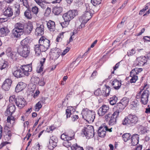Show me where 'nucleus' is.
Returning <instances> with one entry per match:
<instances>
[{
	"instance_id": "f257e3e1",
	"label": "nucleus",
	"mask_w": 150,
	"mask_h": 150,
	"mask_svg": "<svg viewBox=\"0 0 150 150\" xmlns=\"http://www.w3.org/2000/svg\"><path fill=\"white\" fill-rule=\"evenodd\" d=\"M10 103L14 102L16 105L20 109H22L26 105L25 99L22 96H18L16 98V96L13 95L9 98Z\"/></svg>"
},
{
	"instance_id": "f03ea898",
	"label": "nucleus",
	"mask_w": 150,
	"mask_h": 150,
	"mask_svg": "<svg viewBox=\"0 0 150 150\" xmlns=\"http://www.w3.org/2000/svg\"><path fill=\"white\" fill-rule=\"evenodd\" d=\"M138 121V119L136 115L130 114L125 117L122 121V124L124 125L132 126L135 125Z\"/></svg>"
},
{
	"instance_id": "7ed1b4c3",
	"label": "nucleus",
	"mask_w": 150,
	"mask_h": 150,
	"mask_svg": "<svg viewBox=\"0 0 150 150\" xmlns=\"http://www.w3.org/2000/svg\"><path fill=\"white\" fill-rule=\"evenodd\" d=\"M82 118L88 122H93L95 118V113L92 110H90L88 108L83 109L81 112Z\"/></svg>"
},
{
	"instance_id": "20e7f679",
	"label": "nucleus",
	"mask_w": 150,
	"mask_h": 150,
	"mask_svg": "<svg viewBox=\"0 0 150 150\" xmlns=\"http://www.w3.org/2000/svg\"><path fill=\"white\" fill-rule=\"evenodd\" d=\"M24 23H18L15 25V28L12 30L13 35L14 37L19 38L24 32Z\"/></svg>"
},
{
	"instance_id": "39448f33",
	"label": "nucleus",
	"mask_w": 150,
	"mask_h": 150,
	"mask_svg": "<svg viewBox=\"0 0 150 150\" xmlns=\"http://www.w3.org/2000/svg\"><path fill=\"white\" fill-rule=\"evenodd\" d=\"M118 113L114 112L112 114L109 113L105 116V119L107 121H108V124L110 125H114L116 124V119L119 116Z\"/></svg>"
},
{
	"instance_id": "423d86ee",
	"label": "nucleus",
	"mask_w": 150,
	"mask_h": 150,
	"mask_svg": "<svg viewBox=\"0 0 150 150\" xmlns=\"http://www.w3.org/2000/svg\"><path fill=\"white\" fill-rule=\"evenodd\" d=\"M76 110L72 106H68L66 110L65 114L66 115L67 118L70 117L71 115V120L73 122L77 121L79 117L77 115H74L73 113Z\"/></svg>"
},
{
	"instance_id": "0eeeda50",
	"label": "nucleus",
	"mask_w": 150,
	"mask_h": 150,
	"mask_svg": "<svg viewBox=\"0 0 150 150\" xmlns=\"http://www.w3.org/2000/svg\"><path fill=\"white\" fill-rule=\"evenodd\" d=\"M82 133L85 135L86 138L89 139L93 137L94 135V129L92 126H88L87 127H84L82 129Z\"/></svg>"
},
{
	"instance_id": "6e6552de",
	"label": "nucleus",
	"mask_w": 150,
	"mask_h": 150,
	"mask_svg": "<svg viewBox=\"0 0 150 150\" xmlns=\"http://www.w3.org/2000/svg\"><path fill=\"white\" fill-rule=\"evenodd\" d=\"M50 41L44 37H42L39 39V43L41 46L42 51H46L50 46Z\"/></svg>"
},
{
	"instance_id": "1a4fd4ad",
	"label": "nucleus",
	"mask_w": 150,
	"mask_h": 150,
	"mask_svg": "<svg viewBox=\"0 0 150 150\" xmlns=\"http://www.w3.org/2000/svg\"><path fill=\"white\" fill-rule=\"evenodd\" d=\"M78 11L77 10H71L64 13L62 16L64 20L70 21L78 14Z\"/></svg>"
},
{
	"instance_id": "9d476101",
	"label": "nucleus",
	"mask_w": 150,
	"mask_h": 150,
	"mask_svg": "<svg viewBox=\"0 0 150 150\" xmlns=\"http://www.w3.org/2000/svg\"><path fill=\"white\" fill-rule=\"evenodd\" d=\"M32 64L31 63L30 64L26 65H23L21 66L20 68L23 71V72L25 76H28L30 74L29 72L32 71Z\"/></svg>"
},
{
	"instance_id": "9b49d317",
	"label": "nucleus",
	"mask_w": 150,
	"mask_h": 150,
	"mask_svg": "<svg viewBox=\"0 0 150 150\" xmlns=\"http://www.w3.org/2000/svg\"><path fill=\"white\" fill-rule=\"evenodd\" d=\"M149 95V91L147 90H144L141 96V102L144 105H146L148 101Z\"/></svg>"
},
{
	"instance_id": "f8f14e48",
	"label": "nucleus",
	"mask_w": 150,
	"mask_h": 150,
	"mask_svg": "<svg viewBox=\"0 0 150 150\" xmlns=\"http://www.w3.org/2000/svg\"><path fill=\"white\" fill-rule=\"evenodd\" d=\"M12 82L11 79L8 78L6 79L2 86V89L5 91H8L11 88Z\"/></svg>"
},
{
	"instance_id": "ddd939ff",
	"label": "nucleus",
	"mask_w": 150,
	"mask_h": 150,
	"mask_svg": "<svg viewBox=\"0 0 150 150\" xmlns=\"http://www.w3.org/2000/svg\"><path fill=\"white\" fill-rule=\"evenodd\" d=\"M5 113L6 116L8 115H12L14 113L16 110V107L15 105L12 103H10Z\"/></svg>"
},
{
	"instance_id": "4468645a",
	"label": "nucleus",
	"mask_w": 150,
	"mask_h": 150,
	"mask_svg": "<svg viewBox=\"0 0 150 150\" xmlns=\"http://www.w3.org/2000/svg\"><path fill=\"white\" fill-rule=\"evenodd\" d=\"M109 109L108 106L103 105L98 110V114L99 116H103L108 112Z\"/></svg>"
},
{
	"instance_id": "2eb2a0df",
	"label": "nucleus",
	"mask_w": 150,
	"mask_h": 150,
	"mask_svg": "<svg viewBox=\"0 0 150 150\" xmlns=\"http://www.w3.org/2000/svg\"><path fill=\"white\" fill-rule=\"evenodd\" d=\"M12 73L14 76L18 78L24 77L25 76L20 67L19 68L16 67L15 70L12 71Z\"/></svg>"
},
{
	"instance_id": "dca6fc26",
	"label": "nucleus",
	"mask_w": 150,
	"mask_h": 150,
	"mask_svg": "<svg viewBox=\"0 0 150 150\" xmlns=\"http://www.w3.org/2000/svg\"><path fill=\"white\" fill-rule=\"evenodd\" d=\"M147 59L145 56H142L137 58L136 61L137 65L142 66L146 63Z\"/></svg>"
},
{
	"instance_id": "f3484780",
	"label": "nucleus",
	"mask_w": 150,
	"mask_h": 150,
	"mask_svg": "<svg viewBox=\"0 0 150 150\" xmlns=\"http://www.w3.org/2000/svg\"><path fill=\"white\" fill-rule=\"evenodd\" d=\"M37 27L35 30V33L38 35H42L44 33V27L42 24L37 23Z\"/></svg>"
},
{
	"instance_id": "a211bd4d",
	"label": "nucleus",
	"mask_w": 150,
	"mask_h": 150,
	"mask_svg": "<svg viewBox=\"0 0 150 150\" xmlns=\"http://www.w3.org/2000/svg\"><path fill=\"white\" fill-rule=\"evenodd\" d=\"M26 83L22 82H18L16 86L15 91L16 93H18L22 91L26 87Z\"/></svg>"
},
{
	"instance_id": "6ab92c4d",
	"label": "nucleus",
	"mask_w": 150,
	"mask_h": 150,
	"mask_svg": "<svg viewBox=\"0 0 150 150\" xmlns=\"http://www.w3.org/2000/svg\"><path fill=\"white\" fill-rule=\"evenodd\" d=\"M32 80L36 85L38 84L40 86H44L45 84L43 79H41L40 80L39 78L36 76L33 77Z\"/></svg>"
},
{
	"instance_id": "aec40b11",
	"label": "nucleus",
	"mask_w": 150,
	"mask_h": 150,
	"mask_svg": "<svg viewBox=\"0 0 150 150\" xmlns=\"http://www.w3.org/2000/svg\"><path fill=\"white\" fill-rule=\"evenodd\" d=\"M115 108V111L114 112H116V113H118V115H119L120 112H122L125 109V107L122 104L119 102L115 104L114 106Z\"/></svg>"
},
{
	"instance_id": "412c9836",
	"label": "nucleus",
	"mask_w": 150,
	"mask_h": 150,
	"mask_svg": "<svg viewBox=\"0 0 150 150\" xmlns=\"http://www.w3.org/2000/svg\"><path fill=\"white\" fill-rule=\"evenodd\" d=\"M105 127L103 124L99 127L98 130V136L100 137H104L106 134V131L105 130Z\"/></svg>"
},
{
	"instance_id": "4be33fe9",
	"label": "nucleus",
	"mask_w": 150,
	"mask_h": 150,
	"mask_svg": "<svg viewBox=\"0 0 150 150\" xmlns=\"http://www.w3.org/2000/svg\"><path fill=\"white\" fill-rule=\"evenodd\" d=\"M139 136L137 134H134L130 137L132 144L133 146H135L139 142Z\"/></svg>"
},
{
	"instance_id": "5701e85b",
	"label": "nucleus",
	"mask_w": 150,
	"mask_h": 150,
	"mask_svg": "<svg viewBox=\"0 0 150 150\" xmlns=\"http://www.w3.org/2000/svg\"><path fill=\"white\" fill-rule=\"evenodd\" d=\"M110 83H111V85L114 89L117 90H118L122 85L121 81H119L116 79H114L112 82L110 81Z\"/></svg>"
},
{
	"instance_id": "b1692460",
	"label": "nucleus",
	"mask_w": 150,
	"mask_h": 150,
	"mask_svg": "<svg viewBox=\"0 0 150 150\" xmlns=\"http://www.w3.org/2000/svg\"><path fill=\"white\" fill-rule=\"evenodd\" d=\"M23 49L21 51L19 52L20 55L22 57L25 58L27 57L29 55L30 48L26 47L22 48Z\"/></svg>"
},
{
	"instance_id": "393cba45",
	"label": "nucleus",
	"mask_w": 150,
	"mask_h": 150,
	"mask_svg": "<svg viewBox=\"0 0 150 150\" xmlns=\"http://www.w3.org/2000/svg\"><path fill=\"white\" fill-rule=\"evenodd\" d=\"M10 30L7 27H4L0 28V33L1 36H5L7 35L9 33Z\"/></svg>"
},
{
	"instance_id": "a878e982",
	"label": "nucleus",
	"mask_w": 150,
	"mask_h": 150,
	"mask_svg": "<svg viewBox=\"0 0 150 150\" xmlns=\"http://www.w3.org/2000/svg\"><path fill=\"white\" fill-rule=\"evenodd\" d=\"M33 28L32 24H28L27 26L24 27L23 33L25 34H29L32 31Z\"/></svg>"
},
{
	"instance_id": "bb28decb",
	"label": "nucleus",
	"mask_w": 150,
	"mask_h": 150,
	"mask_svg": "<svg viewBox=\"0 0 150 150\" xmlns=\"http://www.w3.org/2000/svg\"><path fill=\"white\" fill-rule=\"evenodd\" d=\"M47 26L48 28L51 31H54L55 29V22L51 20H49L47 23Z\"/></svg>"
},
{
	"instance_id": "cd10ccee",
	"label": "nucleus",
	"mask_w": 150,
	"mask_h": 150,
	"mask_svg": "<svg viewBox=\"0 0 150 150\" xmlns=\"http://www.w3.org/2000/svg\"><path fill=\"white\" fill-rule=\"evenodd\" d=\"M30 40L28 38H26L23 40L21 42V44L22 46V48L26 47L29 48Z\"/></svg>"
},
{
	"instance_id": "c85d7f7f",
	"label": "nucleus",
	"mask_w": 150,
	"mask_h": 150,
	"mask_svg": "<svg viewBox=\"0 0 150 150\" xmlns=\"http://www.w3.org/2000/svg\"><path fill=\"white\" fill-rule=\"evenodd\" d=\"M13 11L12 8L10 7H7L4 12V16L8 17H10L13 15Z\"/></svg>"
},
{
	"instance_id": "c756f323",
	"label": "nucleus",
	"mask_w": 150,
	"mask_h": 150,
	"mask_svg": "<svg viewBox=\"0 0 150 150\" xmlns=\"http://www.w3.org/2000/svg\"><path fill=\"white\" fill-rule=\"evenodd\" d=\"M51 138H52V139L50 140L49 141L50 145L49 147H50V149H52L57 146V140L55 139H54V140H53V137Z\"/></svg>"
},
{
	"instance_id": "7c9ffc66",
	"label": "nucleus",
	"mask_w": 150,
	"mask_h": 150,
	"mask_svg": "<svg viewBox=\"0 0 150 150\" xmlns=\"http://www.w3.org/2000/svg\"><path fill=\"white\" fill-rule=\"evenodd\" d=\"M62 10V8L61 7L54 6L52 9V12L55 15H58L60 13Z\"/></svg>"
},
{
	"instance_id": "2f4dec72",
	"label": "nucleus",
	"mask_w": 150,
	"mask_h": 150,
	"mask_svg": "<svg viewBox=\"0 0 150 150\" xmlns=\"http://www.w3.org/2000/svg\"><path fill=\"white\" fill-rule=\"evenodd\" d=\"M35 54L37 56H39L40 55L41 52H44L45 51H42L41 48V46L39 45H35Z\"/></svg>"
},
{
	"instance_id": "473e14b6",
	"label": "nucleus",
	"mask_w": 150,
	"mask_h": 150,
	"mask_svg": "<svg viewBox=\"0 0 150 150\" xmlns=\"http://www.w3.org/2000/svg\"><path fill=\"white\" fill-rule=\"evenodd\" d=\"M24 15L28 19H31L33 17V14L29 9H27L24 13Z\"/></svg>"
},
{
	"instance_id": "72a5a7b5",
	"label": "nucleus",
	"mask_w": 150,
	"mask_h": 150,
	"mask_svg": "<svg viewBox=\"0 0 150 150\" xmlns=\"http://www.w3.org/2000/svg\"><path fill=\"white\" fill-rule=\"evenodd\" d=\"M117 98L115 95H114L112 97L108 99V101L111 105H114L116 104L117 101Z\"/></svg>"
},
{
	"instance_id": "f704fd0d",
	"label": "nucleus",
	"mask_w": 150,
	"mask_h": 150,
	"mask_svg": "<svg viewBox=\"0 0 150 150\" xmlns=\"http://www.w3.org/2000/svg\"><path fill=\"white\" fill-rule=\"evenodd\" d=\"M74 135L73 136L69 137L68 136V135H66L63 134L61 135V138L65 141L66 140H71L74 138Z\"/></svg>"
},
{
	"instance_id": "c9c22d12",
	"label": "nucleus",
	"mask_w": 150,
	"mask_h": 150,
	"mask_svg": "<svg viewBox=\"0 0 150 150\" xmlns=\"http://www.w3.org/2000/svg\"><path fill=\"white\" fill-rule=\"evenodd\" d=\"M14 7L15 8V11L14 13L15 17L19 16L20 13V5H16Z\"/></svg>"
},
{
	"instance_id": "e433bc0d",
	"label": "nucleus",
	"mask_w": 150,
	"mask_h": 150,
	"mask_svg": "<svg viewBox=\"0 0 150 150\" xmlns=\"http://www.w3.org/2000/svg\"><path fill=\"white\" fill-rule=\"evenodd\" d=\"M106 89L105 90L103 91L102 95L104 96L107 97L109 96L110 91V88L108 86L105 85Z\"/></svg>"
},
{
	"instance_id": "4c0bfd02",
	"label": "nucleus",
	"mask_w": 150,
	"mask_h": 150,
	"mask_svg": "<svg viewBox=\"0 0 150 150\" xmlns=\"http://www.w3.org/2000/svg\"><path fill=\"white\" fill-rule=\"evenodd\" d=\"M8 63L6 61L3 60L0 64V69L2 70L8 66Z\"/></svg>"
},
{
	"instance_id": "58836bf2",
	"label": "nucleus",
	"mask_w": 150,
	"mask_h": 150,
	"mask_svg": "<svg viewBox=\"0 0 150 150\" xmlns=\"http://www.w3.org/2000/svg\"><path fill=\"white\" fill-rule=\"evenodd\" d=\"M129 101V99L126 97L123 98L122 99L120 100L119 102L123 104L125 107L128 104Z\"/></svg>"
},
{
	"instance_id": "ea45409f",
	"label": "nucleus",
	"mask_w": 150,
	"mask_h": 150,
	"mask_svg": "<svg viewBox=\"0 0 150 150\" xmlns=\"http://www.w3.org/2000/svg\"><path fill=\"white\" fill-rule=\"evenodd\" d=\"M131 136V135L130 134L126 133L122 135V137L124 141L126 142L130 139Z\"/></svg>"
},
{
	"instance_id": "a19ab883",
	"label": "nucleus",
	"mask_w": 150,
	"mask_h": 150,
	"mask_svg": "<svg viewBox=\"0 0 150 150\" xmlns=\"http://www.w3.org/2000/svg\"><path fill=\"white\" fill-rule=\"evenodd\" d=\"M138 102L137 100H134L131 102L130 107L132 109H134L138 105Z\"/></svg>"
},
{
	"instance_id": "79ce46f5",
	"label": "nucleus",
	"mask_w": 150,
	"mask_h": 150,
	"mask_svg": "<svg viewBox=\"0 0 150 150\" xmlns=\"http://www.w3.org/2000/svg\"><path fill=\"white\" fill-rule=\"evenodd\" d=\"M71 148L72 150H84L83 147L78 145L77 144L72 145Z\"/></svg>"
},
{
	"instance_id": "37998d69",
	"label": "nucleus",
	"mask_w": 150,
	"mask_h": 150,
	"mask_svg": "<svg viewBox=\"0 0 150 150\" xmlns=\"http://www.w3.org/2000/svg\"><path fill=\"white\" fill-rule=\"evenodd\" d=\"M102 0H91V2L94 6H96L100 4Z\"/></svg>"
},
{
	"instance_id": "c03bdc74",
	"label": "nucleus",
	"mask_w": 150,
	"mask_h": 150,
	"mask_svg": "<svg viewBox=\"0 0 150 150\" xmlns=\"http://www.w3.org/2000/svg\"><path fill=\"white\" fill-rule=\"evenodd\" d=\"M70 21L66 20H64V21L60 23L61 25L63 28L67 27L69 25Z\"/></svg>"
},
{
	"instance_id": "a18cd8bd",
	"label": "nucleus",
	"mask_w": 150,
	"mask_h": 150,
	"mask_svg": "<svg viewBox=\"0 0 150 150\" xmlns=\"http://www.w3.org/2000/svg\"><path fill=\"white\" fill-rule=\"evenodd\" d=\"M83 4V2L81 0H76L75 2V5L78 7H81Z\"/></svg>"
},
{
	"instance_id": "49530a36",
	"label": "nucleus",
	"mask_w": 150,
	"mask_h": 150,
	"mask_svg": "<svg viewBox=\"0 0 150 150\" xmlns=\"http://www.w3.org/2000/svg\"><path fill=\"white\" fill-rule=\"evenodd\" d=\"M64 32H62L60 33L58 35L56 39V40L57 42H59L61 41L63 38L64 37Z\"/></svg>"
},
{
	"instance_id": "de8ad7c7",
	"label": "nucleus",
	"mask_w": 150,
	"mask_h": 150,
	"mask_svg": "<svg viewBox=\"0 0 150 150\" xmlns=\"http://www.w3.org/2000/svg\"><path fill=\"white\" fill-rule=\"evenodd\" d=\"M31 11L33 14L37 15L39 12V8L36 6H34L32 7Z\"/></svg>"
},
{
	"instance_id": "09e8293b",
	"label": "nucleus",
	"mask_w": 150,
	"mask_h": 150,
	"mask_svg": "<svg viewBox=\"0 0 150 150\" xmlns=\"http://www.w3.org/2000/svg\"><path fill=\"white\" fill-rule=\"evenodd\" d=\"M42 106V104L39 101L37 103L35 106V110L38 111L41 108Z\"/></svg>"
},
{
	"instance_id": "8fccbe9b",
	"label": "nucleus",
	"mask_w": 150,
	"mask_h": 150,
	"mask_svg": "<svg viewBox=\"0 0 150 150\" xmlns=\"http://www.w3.org/2000/svg\"><path fill=\"white\" fill-rule=\"evenodd\" d=\"M16 118L12 115H10L8 117L7 119V121L8 122H10L11 120H13L14 121H15Z\"/></svg>"
},
{
	"instance_id": "3c124183",
	"label": "nucleus",
	"mask_w": 150,
	"mask_h": 150,
	"mask_svg": "<svg viewBox=\"0 0 150 150\" xmlns=\"http://www.w3.org/2000/svg\"><path fill=\"white\" fill-rule=\"evenodd\" d=\"M16 54V52L12 51L7 56L11 59H13L15 57Z\"/></svg>"
},
{
	"instance_id": "603ef678",
	"label": "nucleus",
	"mask_w": 150,
	"mask_h": 150,
	"mask_svg": "<svg viewBox=\"0 0 150 150\" xmlns=\"http://www.w3.org/2000/svg\"><path fill=\"white\" fill-rule=\"evenodd\" d=\"M69 141L68 140H66L65 142L63 143V145L67 147L70 146L71 144V142Z\"/></svg>"
},
{
	"instance_id": "864d4df0",
	"label": "nucleus",
	"mask_w": 150,
	"mask_h": 150,
	"mask_svg": "<svg viewBox=\"0 0 150 150\" xmlns=\"http://www.w3.org/2000/svg\"><path fill=\"white\" fill-rule=\"evenodd\" d=\"M134 72L135 73V74H137L140 72H141L142 70L143 69L141 68H135L134 69H133Z\"/></svg>"
},
{
	"instance_id": "5fc2aeb1",
	"label": "nucleus",
	"mask_w": 150,
	"mask_h": 150,
	"mask_svg": "<svg viewBox=\"0 0 150 150\" xmlns=\"http://www.w3.org/2000/svg\"><path fill=\"white\" fill-rule=\"evenodd\" d=\"M137 79V75L134 76L132 77V78L130 80V82L131 83H135Z\"/></svg>"
},
{
	"instance_id": "6e6d98bb",
	"label": "nucleus",
	"mask_w": 150,
	"mask_h": 150,
	"mask_svg": "<svg viewBox=\"0 0 150 150\" xmlns=\"http://www.w3.org/2000/svg\"><path fill=\"white\" fill-rule=\"evenodd\" d=\"M59 49L55 47L54 48H53L51 50V52L52 55H54V54H58V52Z\"/></svg>"
},
{
	"instance_id": "4d7b16f0",
	"label": "nucleus",
	"mask_w": 150,
	"mask_h": 150,
	"mask_svg": "<svg viewBox=\"0 0 150 150\" xmlns=\"http://www.w3.org/2000/svg\"><path fill=\"white\" fill-rule=\"evenodd\" d=\"M135 53V51L134 49H132L127 52V54L129 56H132Z\"/></svg>"
},
{
	"instance_id": "13d9d810",
	"label": "nucleus",
	"mask_w": 150,
	"mask_h": 150,
	"mask_svg": "<svg viewBox=\"0 0 150 150\" xmlns=\"http://www.w3.org/2000/svg\"><path fill=\"white\" fill-rule=\"evenodd\" d=\"M55 127L54 126H49L48 128H47V131L48 132H52V131L55 129Z\"/></svg>"
},
{
	"instance_id": "bf43d9fd",
	"label": "nucleus",
	"mask_w": 150,
	"mask_h": 150,
	"mask_svg": "<svg viewBox=\"0 0 150 150\" xmlns=\"http://www.w3.org/2000/svg\"><path fill=\"white\" fill-rule=\"evenodd\" d=\"M51 13V9L49 7H47L45 11V16H48Z\"/></svg>"
},
{
	"instance_id": "052dcab7",
	"label": "nucleus",
	"mask_w": 150,
	"mask_h": 150,
	"mask_svg": "<svg viewBox=\"0 0 150 150\" xmlns=\"http://www.w3.org/2000/svg\"><path fill=\"white\" fill-rule=\"evenodd\" d=\"M94 94L96 96H99L101 95V92L100 91V88H98L94 92Z\"/></svg>"
},
{
	"instance_id": "680f3d73",
	"label": "nucleus",
	"mask_w": 150,
	"mask_h": 150,
	"mask_svg": "<svg viewBox=\"0 0 150 150\" xmlns=\"http://www.w3.org/2000/svg\"><path fill=\"white\" fill-rule=\"evenodd\" d=\"M97 72L96 71H94L91 75L90 77L91 80H92L95 78V76L97 75Z\"/></svg>"
},
{
	"instance_id": "e2e57ef3",
	"label": "nucleus",
	"mask_w": 150,
	"mask_h": 150,
	"mask_svg": "<svg viewBox=\"0 0 150 150\" xmlns=\"http://www.w3.org/2000/svg\"><path fill=\"white\" fill-rule=\"evenodd\" d=\"M103 127H105V130L106 131H108L109 132H112V128H109L108 127L105 125V124H103Z\"/></svg>"
},
{
	"instance_id": "0e129e2a",
	"label": "nucleus",
	"mask_w": 150,
	"mask_h": 150,
	"mask_svg": "<svg viewBox=\"0 0 150 150\" xmlns=\"http://www.w3.org/2000/svg\"><path fill=\"white\" fill-rule=\"evenodd\" d=\"M70 48L67 47L66 49L64 50L63 52L62 53V55H64L69 50Z\"/></svg>"
},
{
	"instance_id": "69168bd1",
	"label": "nucleus",
	"mask_w": 150,
	"mask_h": 150,
	"mask_svg": "<svg viewBox=\"0 0 150 150\" xmlns=\"http://www.w3.org/2000/svg\"><path fill=\"white\" fill-rule=\"evenodd\" d=\"M120 62H119L117 63L113 67V70L114 71L116 70L117 69L119 68L120 65Z\"/></svg>"
},
{
	"instance_id": "338daca9",
	"label": "nucleus",
	"mask_w": 150,
	"mask_h": 150,
	"mask_svg": "<svg viewBox=\"0 0 150 150\" xmlns=\"http://www.w3.org/2000/svg\"><path fill=\"white\" fill-rule=\"evenodd\" d=\"M9 127H8L6 125L4 127V132H5L6 133L7 132H11L10 130L9 129Z\"/></svg>"
},
{
	"instance_id": "774afa93",
	"label": "nucleus",
	"mask_w": 150,
	"mask_h": 150,
	"mask_svg": "<svg viewBox=\"0 0 150 150\" xmlns=\"http://www.w3.org/2000/svg\"><path fill=\"white\" fill-rule=\"evenodd\" d=\"M12 51V49L11 47H8L6 50V53L7 55Z\"/></svg>"
}]
</instances>
